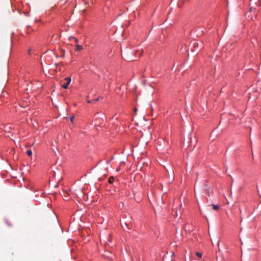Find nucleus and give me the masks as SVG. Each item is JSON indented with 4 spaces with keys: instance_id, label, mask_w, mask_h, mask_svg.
Returning a JSON list of instances; mask_svg holds the SVG:
<instances>
[{
    "instance_id": "obj_2",
    "label": "nucleus",
    "mask_w": 261,
    "mask_h": 261,
    "mask_svg": "<svg viewBox=\"0 0 261 261\" xmlns=\"http://www.w3.org/2000/svg\"><path fill=\"white\" fill-rule=\"evenodd\" d=\"M64 80L66 81V82L62 85V87L64 89H67L68 88V85L71 81V79L70 77H66Z\"/></svg>"
},
{
    "instance_id": "obj_17",
    "label": "nucleus",
    "mask_w": 261,
    "mask_h": 261,
    "mask_svg": "<svg viewBox=\"0 0 261 261\" xmlns=\"http://www.w3.org/2000/svg\"><path fill=\"white\" fill-rule=\"evenodd\" d=\"M107 162V163L108 164H110V161H107V162Z\"/></svg>"
},
{
    "instance_id": "obj_15",
    "label": "nucleus",
    "mask_w": 261,
    "mask_h": 261,
    "mask_svg": "<svg viewBox=\"0 0 261 261\" xmlns=\"http://www.w3.org/2000/svg\"><path fill=\"white\" fill-rule=\"evenodd\" d=\"M31 49L30 48L29 50H28V54H31Z\"/></svg>"
},
{
    "instance_id": "obj_1",
    "label": "nucleus",
    "mask_w": 261,
    "mask_h": 261,
    "mask_svg": "<svg viewBox=\"0 0 261 261\" xmlns=\"http://www.w3.org/2000/svg\"><path fill=\"white\" fill-rule=\"evenodd\" d=\"M190 44L193 48V51L200 50L203 47L202 43L201 42L199 43L196 40L191 41Z\"/></svg>"
},
{
    "instance_id": "obj_9",
    "label": "nucleus",
    "mask_w": 261,
    "mask_h": 261,
    "mask_svg": "<svg viewBox=\"0 0 261 261\" xmlns=\"http://www.w3.org/2000/svg\"><path fill=\"white\" fill-rule=\"evenodd\" d=\"M125 60H126L127 61H133L134 60V59H133V58H126V59H124Z\"/></svg>"
},
{
    "instance_id": "obj_11",
    "label": "nucleus",
    "mask_w": 261,
    "mask_h": 261,
    "mask_svg": "<svg viewBox=\"0 0 261 261\" xmlns=\"http://www.w3.org/2000/svg\"><path fill=\"white\" fill-rule=\"evenodd\" d=\"M94 101V100H88L87 101L88 103H92Z\"/></svg>"
},
{
    "instance_id": "obj_6",
    "label": "nucleus",
    "mask_w": 261,
    "mask_h": 261,
    "mask_svg": "<svg viewBox=\"0 0 261 261\" xmlns=\"http://www.w3.org/2000/svg\"><path fill=\"white\" fill-rule=\"evenodd\" d=\"M143 53V51L142 50H137L136 53V55H139L140 56H141Z\"/></svg>"
},
{
    "instance_id": "obj_7",
    "label": "nucleus",
    "mask_w": 261,
    "mask_h": 261,
    "mask_svg": "<svg viewBox=\"0 0 261 261\" xmlns=\"http://www.w3.org/2000/svg\"><path fill=\"white\" fill-rule=\"evenodd\" d=\"M27 154H28V155H29V156H31V155H32V150H31V149H30V150H28L27 151Z\"/></svg>"
},
{
    "instance_id": "obj_14",
    "label": "nucleus",
    "mask_w": 261,
    "mask_h": 261,
    "mask_svg": "<svg viewBox=\"0 0 261 261\" xmlns=\"http://www.w3.org/2000/svg\"><path fill=\"white\" fill-rule=\"evenodd\" d=\"M120 170V167H118V168L116 169V171H117V172H119Z\"/></svg>"
},
{
    "instance_id": "obj_8",
    "label": "nucleus",
    "mask_w": 261,
    "mask_h": 261,
    "mask_svg": "<svg viewBox=\"0 0 261 261\" xmlns=\"http://www.w3.org/2000/svg\"><path fill=\"white\" fill-rule=\"evenodd\" d=\"M196 255L199 257H201L202 256V253H200L199 252H196Z\"/></svg>"
},
{
    "instance_id": "obj_18",
    "label": "nucleus",
    "mask_w": 261,
    "mask_h": 261,
    "mask_svg": "<svg viewBox=\"0 0 261 261\" xmlns=\"http://www.w3.org/2000/svg\"><path fill=\"white\" fill-rule=\"evenodd\" d=\"M150 107H151V110H152V106H151V104H150Z\"/></svg>"
},
{
    "instance_id": "obj_3",
    "label": "nucleus",
    "mask_w": 261,
    "mask_h": 261,
    "mask_svg": "<svg viewBox=\"0 0 261 261\" xmlns=\"http://www.w3.org/2000/svg\"><path fill=\"white\" fill-rule=\"evenodd\" d=\"M83 49V46L80 44H76L75 46V50L76 51H81Z\"/></svg>"
},
{
    "instance_id": "obj_4",
    "label": "nucleus",
    "mask_w": 261,
    "mask_h": 261,
    "mask_svg": "<svg viewBox=\"0 0 261 261\" xmlns=\"http://www.w3.org/2000/svg\"><path fill=\"white\" fill-rule=\"evenodd\" d=\"M212 206L213 207V208L214 210H215V211H217V210H218L219 208V205H216V204H212Z\"/></svg>"
},
{
    "instance_id": "obj_13",
    "label": "nucleus",
    "mask_w": 261,
    "mask_h": 261,
    "mask_svg": "<svg viewBox=\"0 0 261 261\" xmlns=\"http://www.w3.org/2000/svg\"><path fill=\"white\" fill-rule=\"evenodd\" d=\"M74 39L75 42L76 43H77V42H78V41H79L78 39H76V38H74Z\"/></svg>"
},
{
    "instance_id": "obj_5",
    "label": "nucleus",
    "mask_w": 261,
    "mask_h": 261,
    "mask_svg": "<svg viewBox=\"0 0 261 261\" xmlns=\"http://www.w3.org/2000/svg\"><path fill=\"white\" fill-rule=\"evenodd\" d=\"M108 181L110 184H112L114 181V177L113 176L109 177Z\"/></svg>"
},
{
    "instance_id": "obj_16",
    "label": "nucleus",
    "mask_w": 261,
    "mask_h": 261,
    "mask_svg": "<svg viewBox=\"0 0 261 261\" xmlns=\"http://www.w3.org/2000/svg\"><path fill=\"white\" fill-rule=\"evenodd\" d=\"M99 98H97L94 99V101H97L99 100Z\"/></svg>"
},
{
    "instance_id": "obj_12",
    "label": "nucleus",
    "mask_w": 261,
    "mask_h": 261,
    "mask_svg": "<svg viewBox=\"0 0 261 261\" xmlns=\"http://www.w3.org/2000/svg\"><path fill=\"white\" fill-rule=\"evenodd\" d=\"M6 222L9 226H11V224L8 222V220H6Z\"/></svg>"
},
{
    "instance_id": "obj_10",
    "label": "nucleus",
    "mask_w": 261,
    "mask_h": 261,
    "mask_svg": "<svg viewBox=\"0 0 261 261\" xmlns=\"http://www.w3.org/2000/svg\"><path fill=\"white\" fill-rule=\"evenodd\" d=\"M74 118V116H72L70 117V120L71 122H73V119Z\"/></svg>"
}]
</instances>
